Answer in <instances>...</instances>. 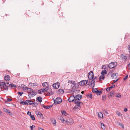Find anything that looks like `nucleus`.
Returning <instances> with one entry per match:
<instances>
[{"label": "nucleus", "instance_id": "obj_48", "mask_svg": "<svg viewBox=\"0 0 130 130\" xmlns=\"http://www.w3.org/2000/svg\"><path fill=\"white\" fill-rule=\"evenodd\" d=\"M114 92H111L110 94H109V96H112L114 95Z\"/></svg>", "mask_w": 130, "mask_h": 130}, {"label": "nucleus", "instance_id": "obj_42", "mask_svg": "<svg viewBox=\"0 0 130 130\" xmlns=\"http://www.w3.org/2000/svg\"><path fill=\"white\" fill-rule=\"evenodd\" d=\"M116 113L119 116H121L122 115L119 112L117 111L116 112Z\"/></svg>", "mask_w": 130, "mask_h": 130}, {"label": "nucleus", "instance_id": "obj_51", "mask_svg": "<svg viewBox=\"0 0 130 130\" xmlns=\"http://www.w3.org/2000/svg\"><path fill=\"white\" fill-rule=\"evenodd\" d=\"M27 114L28 115H29L30 116L31 115V112L29 111H28Z\"/></svg>", "mask_w": 130, "mask_h": 130}, {"label": "nucleus", "instance_id": "obj_40", "mask_svg": "<svg viewBox=\"0 0 130 130\" xmlns=\"http://www.w3.org/2000/svg\"><path fill=\"white\" fill-rule=\"evenodd\" d=\"M30 117L31 118V119L32 120H35V117H34V116L31 115L30 116Z\"/></svg>", "mask_w": 130, "mask_h": 130}, {"label": "nucleus", "instance_id": "obj_27", "mask_svg": "<svg viewBox=\"0 0 130 130\" xmlns=\"http://www.w3.org/2000/svg\"><path fill=\"white\" fill-rule=\"evenodd\" d=\"M68 83L71 84V85H74V84L76 83L75 81L72 80L69 81Z\"/></svg>", "mask_w": 130, "mask_h": 130}, {"label": "nucleus", "instance_id": "obj_14", "mask_svg": "<svg viewBox=\"0 0 130 130\" xmlns=\"http://www.w3.org/2000/svg\"><path fill=\"white\" fill-rule=\"evenodd\" d=\"M24 89L25 90H27V92L28 93H30V92L32 91V89L30 88H27L26 87H25Z\"/></svg>", "mask_w": 130, "mask_h": 130}, {"label": "nucleus", "instance_id": "obj_50", "mask_svg": "<svg viewBox=\"0 0 130 130\" xmlns=\"http://www.w3.org/2000/svg\"><path fill=\"white\" fill-rule=\"evenodd\" d=\"M118 80V79H117L116 80H114L113 81V82L112 84H114L116 83V82H117Z\"/></svg>", "mask_w": 130, "mask_h": 130}, {"label": "nucleus", "instance_id": "obj_63", "mask_svg": "<svg viewBox=\"0 0 130 130\" xmlns=\"http://www.w3.org/2000/svg\"><path fill=\"white\" fill-rule=\"evenodd\" d=\"M61 118H62V119H63V118L62 117H61Z\"/></svg>", "mask_w": 130, "mask_h": 130}, {"label": "nucleus", "instance_id": "obj_7", "mask_svg": "<svg viewBox=\"0 0 130 130\" xmlns=\"http://www.w3.org/2000/svg\"><path fill=\"white\" fill-rule=\"evenodd\" d=\"M88 80H83L79 83V85L81 86H83L86 84L88 82Z\"/></svg>", "mask_w": 130, "mask_h": 130}, {"label": "nucleus", "instance_id": "obj_24", "mask_svg": "<svg viewBox=\"0 0 130 130\" xmlns=\"http://www.w3.org/2000/svg\"><path fill=\"white\" fill-rule=\"evenodd\" d=\"M51 121L53 123L54 125V126H56V120L55 119H51Z\"/></svg>", "mask_w": 130, "mask_h": 130}, {"label": "nucleus", "instance_id": "obj_17", "mask_svg": "<svg viewBox=\"0 0 130 130\" xmlns=\"http://www.w3.org/2000/svg\"><path fill=\"white\" fill-rule=\"evenodd\" d=\"M42 85L44 87L47 88L49 86V85L47 82H44L42 83Z\"/></svg>", "mask_w": 130, "mask_h": 130}, {"label": "nucleus", "instance_id": "obj_29", "mask_svg": "<svg viewBox=\"0 0 130 130\" xmlns=\"http://www.w3.org/2000/svg\"><path fill=\"white\" fill-rule=\"evenodd\" d=\"M108 67V65H103L102 67V68L104 69H106V68H107Z\"/></svg>", "mask_w": 130, "mask_h": 130}, {"label": "nucleus", "instance_id": "obj_36", "mask_svg": "<svg viewBox=\"0 0 130 130\" xmlns=\"http://www.w3.org/2000/svg\"><path fill=\"white\" fill-rule=\"evenodd\" d=\"M107 73V72L106 70H104L102 71L101 72V74L102 75H104V74H106Z\"/></svg>", "mask_w": 130, "mask_h": 130}, {"label": "nucleus", "instance_id": "obj_37", "mask_svg": "<svg viewBox=\"0 0 130 130\" xmlns=\"http://www.w3.org/2000/svg\"><path fill=\"white\" fill-rule=\"evenodd\" d=\"M103 113L104 114L107 115L108 114L107 111L106 110H103Z\"/></svg>", "mask_w": 130, "mask_h": 130}, {"label": "nucleus", "instance_id": "obj_26", "mask_svg": "<svg viewBox=\"0 0 130 130\" xmlns=\"http://www.w3.org/2000/svg\"><path fill=\"white\" fill-rule=\"evenodd\" d=\"M10 78V76L8 75H7L4 77V79L6 80H9Z\"/></svg>", "mask_w": 130, "mask_h": 130}, {"label": "nucleus", "instance_id": "obj_56", "mask_svg": "<svg viewBox=\"0 0 130 130\" xmlns=\"http://www.w3.org/2000/svg\"><path fill=\"white\" fill-rule=\"evenodd\" d=\"M35 106H37L38 105V104L37 103H34V104Z\"/></svg>", "mask_w": 130, "mask_h": 130}, {"label": "nucleus", "instance_id": "obj_39", "mask_svg": "<svg viewBox=\"0 0 130 130\" xmlns=\"http://www.w3.org/2000/svg\"><path fill=\"white\" fill-rule=\"evenodd\" d=\"M61 113L63 115L66 116L67 114L66 111H61Z\"/></svg>", "mask_w": 130, "mask_h": 130}, {"label": "nucleus", "instance_id": "obj_31", "mask_svg": "<svg viewBox=\"0 0 130 130\" xmlns=\"http://www.w3.org/2000/svg\"><path fill=\"white\" fill-rule=\"evenodd\" d=\"M38 116V117L41 119H43V115L41 112Z\"/></svg>", "mask_w": 130, "mask_h": 130}, {"label": "nucleus", "instance_id": "obj_33", "mask_svg": "<svg viewBox=\"0 0 130 130\" xmlns=\"http://www.w3.org/2000/svg\"><path fill=\"white\" fill-rule=\"evenodd\" d=\"M105 78V76L104 75H100L99 77V79H100L101 80V79H103Z\"/></svg>", "mask_w": 130, "mask_h": 130}, {"label": "nucleus", "instance_id": "obj_59", "mask_svg": "<svg viewBox=\"0 0 130 130\" xmlns=\"http://www.w3.org/2000/svg\"><path fill=\"white\" fill-rule=\"evenodd\" d=\"M38 130H44L43 129H42L41 128H40Z\"/></svg>", "mask_w": 130, "mask_h": 130}, {"label": "nucleus", "instance_id": "obj_52", "mask_svg": "<svg viewBox=\"0 0 130 130\" xmlns=\"http://www.w3.org/2000/svg\"><path fill=\"white\" fill-rule=\"evenodd\" d=\"M33 127H35V126L34 125H32V126H30V128H31V130H32L33 129Z\"/></svg>", "mask_w": 130, "mask_h": 130}, {"label": "nucleus", "instance_id": "obj_5", "mask_svg": "<svg viewBox=\"0 0 130 130\" xmlns=\"http://www.w3.org/2000/svg\"><path fill=\"white\" fill-rule=\"evenodd\" d=\"M62 102L61 98L59 97H57L54 101V103L55 104H57L61 103Z\"/></svg>", "mask_w": 130, "mask_h": 130}, {"label": "nucleus", "instance_id": "obj_41", "mask_svg": "<svg viewBox=\"0 0 130 130\" xmlns=\"http://www.w3.org/2000/svg\"><path fill=\"white\" fill-rule=\"evenodd\" d=\"M42 89L39 90L38 91V93L39 94H41L42 93H43V92H42Z\"/></svg>", "mask_w": 130, "mask_h": 130}, {"label": "nucleus", "instance_id": "obj_57", "mask_svg": "<svg viewBox=\"0 0 130 130\" xmlns=\"http://www.w3.org/2000/svg\"><path fill=\"white\" fill-rule=\"evenodd\" d=\"M5 82V83L6 84H9V83L8 82Z\"/></svg>", "mask_w": 130, "mask_h": 130}, {"label": "nucleus", "instance_id": "obj_10", "mask_svg": "<svg viewBox=\"0 0 130 130\" xmlns=\"http://www.w3.org/2000/svg\"><path fill=\"white\" fill-rule=\"evenodd\" d=\"M82 96L80 94H78L76 95L74 97L75 98V101H79V100L81 99Z\"/></svg>", "mask_w": 130, "mask_h": 130}, {"label": "nucleus", "instance_id": "obj_8", "mask_svg": "<svg viewBox=\"0 0 130 130\" xmlns=\"http://www.w3.org/2000/svg\"><path fill=\"white\" fill-rule=\"evenodd\" d=\"M92 91L93 92L96 93L98 95H100L102 93L101 91H99L97 89H92Z\"/></svg>", "mask_w": 130, "mask_h": 130}, {"label": "nucleus", "instance_id": "obj_25", "mask_svg": "<svg viewBox=\"0 0 130 130\" xmlns=\"http://www.w3.org/2000/svg\"><path fill=\"white\" fill-rule=\"evenodd\" d=\"M30 93L32 95V96H34L36 94V92L34 91L32 89V91H31Z\"/></svg>", "mask_w": 130, "mask_h": 130}, {"label": "nucleus", "instance_id": "obj_45", "mask_svg": "<svg viewBox=\"0 0 130 130\" xmlns=\"http://www.w3.org/2000/svg\"><path fill=\"white\" fill-rule=\"evenodd\" d=\"M42 92H43L44 91L45 92H46L47 91V89L46 88H43L42 89Z\"/></svg>", "mask_w": 130, "mask_h": 130}, {"label": "nucleus", "instance_id": "obj_55", "mask_svg": "<svg viewBox=\"0 0 130 130\" xmlns=\"http://www.w3.org/2000/svg\"><path fill=\"white\" fill-rule=\"evenodd\" d=\"M127 109L126 108H125L124 109V110L125 112H126L127 111Z\"/></svg>", "mask_w": 130, "mask_h": 130}, {"label": "nucleus", "instance_id": "obj_20", "mask_svg": "<svg viewBox=\"0 0 130 130\" xmlns=\"http://www.w3.org/2000/svg\"><path fill=\"white\" fill-rule=\"evenodd\" d=\"M118 75L117 73H113L111 75L112 77L113 78H115L116 77V75Z\"/></svg>", "mask_w": 130, "mask_h": 130}, {"label": "nucleus", "instance_id": "obj_3", "mask_svg": "<svg viewBox=\"0 0 130 130\" xmlns=\"http://www.w3.org/2000/svg\"><path fill=\"white\" fill-rule=\"evenodd\" d=\"M117 65V63L116 62H111L109 63L108 65V67L110 69L113 68L116 66Z\"/></svg>", "mask_w": 130, "mask_h": 130}, {"label": "nucleus", "instance_id": "obj_23", "mask_svg": "<svg viewBox=\"0 0 130 130\" xmlns=\"http://www.w3.org/2000/svg\"><path fill=\"white\" fill-rule=\"evenodd\" d=\"M37 100L40 102H41L42 100V98L41 96H39L37 98Z\"/></svg>", "mask_w": 130, "mask_h": 130}, {"label": "nucleus", "instance_id": "obj_34", "mask_svg": "<svg viewBox=\"0 0 130 130\" xmlns=\"http://www.w3.org/2000/svg\"><path fill=\"white\" fill-rule=\"evenodd\" d=\"M12 100L11 99H10L9 98H7L6 100L5 101L6 103L9 102L11 101Z\"/></svg>", "mask_w": 130, "mask_h": 130}, {"label": "nucleus", "instance_id": "obj_22", "mask_svg": "<svg viewBox=\"0 0 130 130\" xmlns=\"http://www.w3.org/2000/svg\"><path fill=\"white\" fill-rule=\"evenodd\" d=\"M37 84L36 83H29V85L30 86H37Z\"/></svg>", "mask_w": 130, "mask_h": 130}, {"label": "nucleus", "instance_id": "obj_46", "mask_svg": "<svg viewBox=\"0 0 130 130\" xmlns=\"http://www.w3.org/2000/svg\"><path fill=\"white\" fill-rule=\"evenodd\" d=\"M121 95L119 93L117 94L116 95V96L117 97L120 98L121 97Z\"/></svg>", "mask_w": 130, "mask_h": 130}, {"label": "nucleus", "instance_id": "obj_60", "mask_svg": "<svg viewBox=\"0 0 130 130\" xmlns=\"http://www.w3.org/2000/svg\"><path fill=\"white\" fill-rule=\"evenodd\" d=\"M81 93H82V94H83L84 92L83 91H82Z\"/></svg>", "mask_w": 130, "mask_h": 130}, {"label": "nucleus", "instance_id": "obj_19", "mask_svg": "<svg viewBox=\"0 0 130 130\" xmlns=\"http://www.w3.org/2000/svg\"><path fill=\"white\" fill-rule=\"evenodd\" d=\"M115 86V85H113L112 86H111L107 88L106 89V90L107 92H109L110 89H111L113 88H114Z\"/></svg>", "mask_w": 130, "mask_h": 130}, {"label": "nucleus", "instance_id": "obj_13", "mask_svg": "<svg viewBox=\"0 0 130 130\" xmlns=\"http://www.w3.org/2000/svg\"><path fill=\"white\" fill-rule=\"evenodd\" d=\"M121 59L125 61L127 60V56L123 55H122L121 56Z\"/></svg>", "mask_w": 130, "mask_h": 130}, {"label": "nucleus", "instance_id": "obj_64", "mask_svg": "<svg viewBox=\"0 0 130 130\" xmlns=\"http://www.w3.org/2000/svg\"><path fill=\"white\" fill-rule=\"evenodd\" d=\"M103 100H104V99H103Z\"/></svg>", "mask_w": 130, "mask_h": 130}, {"label": "nucleus", "instance_id": "obj_47", "mask_svg": "<svg viewBox=\"0 0 130 130\" xmlns=\"http://www.w3.org/2000/svg\"><path fill=\"white\" fill-rule=\"evenodd\" d=\"M18 94H19L20 95V96H21L22 95V94H23V92H18Z\"/></svg>", "mask_w": 130, "mask_h": 130}, {"label": "nucleus", "instance_id": "obj_15", "mask_svg": "<svg viewBox=\"0 0 130 130\" xmlns=\"http://www.w3.org/2000/svg\"><path fill=\"white\" fill-rule=\"evenodd\" d=\"M67 123L70 124H72L74 122L73 120L72 119H70L67 121Z\"/></svg>", "mask_w": 130, "mask_h": 130}, {"label": "nucleus", "instance_id": "obj_28", "mask_svg": "<svg viewBox=\"0 0 130 130\" xmlns=\"http://www.w3.org/2000/svg\"><path fill=\"white\" fill-rule=\"evenodd\" d=\"M20 103V104H22L23 105H25L27 106L28 105V103H27V102H26V101H22V102H21Z\"/></svg>", "mask_w": 130, "mask_h": 130}, {"label": "nucleus", "instance_id": "obj_58", "mask_svg": "<svg viewBox=\"0 0 130 130\" xmlns=\"http://www.w3.org/2000/svg\"><path fill=\"white\" fill-rule=\"evenodd\" d=\"M128 67L129 69H130V63L128 64Z\"/></svg>", "mask_w": 130, "mask_h": 130}, {"label": "nucleus", "instance_id": "obj_16", "mask_svg": "<svg viewBox=\"0 0 130 130\" xmlns=\"http://www.w3.org/2000/svg\"><path fill=\"white\" fill-rule=\"evenodd\" d=\"M26 102L27 103H28L30 105H31L34 104V102L32 101L31 100H27L26 101Z\"/></svg>", "mask_w": 130, "mask_h": 130}, {"label": "nucleus", "instance_id": "obj_9", "mask_svg": "<svg viewBox=\"0 0 130 130\" xmlns=\"http://www.w3.org/2000/svg\"><path fill=\"white\" fill-rule=\"evenodd\" d=\"M60 86V84L59 82H57L54 83L53 85V87L55 89H57Z\"/></svg>", "mask_w": 130, "mask_h": 130}, {"label": "nucleus", "instance_id": "obj_38", "mask_svg": "<svg viewBox=\"0 0 130 130\" xmlns=\"http://www.w3.org/2000/svg\"><path fill=\"white\" fill-rule=\"evenodd\" d=\"M58 91L61 94H63L64 93V90H63L62 89H59L58 90Z\"/></svg>", "mask_w": 130, "mask_h": 130}, {"label": "nucleus", "instance_id": "obj_18", "mask_svg": "<svg viewBox=\"0 0 130 130\" xmlns=\"http://www.w3.org/2000/svg\"><path fill=\"white\" fill-rule=\"evenodd\" d=\"M9 87H11V88L13 89L14 88H16L17 86L13 84H10L9 85Z\"/></svg>", "mask_w": 130, "mask_h": 130}, {"label": "nucleus", "instance_id": "obj_2", "mask_svg": "<svg viewBox=\"0 0 130 130\" xmlns=\"http://www.w3.org/2000/svg\"><path fill=\"white\" fill-rule=\"evenodd\" d=\"M75 104L74 108H73V110L74 109H79L80 107V104H83V103L80 102L79 101H75Z\"/></svg>", "mask_w": 130, "mask_h": 130}, {"label": "nucleus", "instance_id": "obj_54", "mask_svg": "<svg viewBox=\"0 0 130 130\" xmlns=\"http://www.w3.org/2000/svg\"><path fill=\"white\" fill-rule=\"evenodd\" d=\"M54 93L53 92H52V91H51L50 93V95H52Z\"/></svg>", "mask_w": 130, "mask_h": 130}, {"label": "nucleus", "instance_id": "obj_44", "mask_svg": "<svg viewBox=\"0 0 130 130\" xmlns=\"http://www.w3.org/2000/svg\"><path fill=\"white\" fill-rule=\"evenodd\" d=\"M4 111L8 113H10V111L8 109H5Z\"/></svg>", "mask_w": 130, "mask_h": 130}, {"label": "nucleus", "instance_id": "obj_4", "mask_svg": "<svg viewBox=\"0 0 130 130\" xmlns=\"http://www.w3.org/2000/svg\"><path fill=\"white\" fill-rule=\"evenodd\" d=\"M93 76L92 71H91L88 74V78L89 80H91L93 78Z\"/></svg>", "mask_w": 130, "mask_h": 130}, {"label": "nucleus", "instance_id": "obj_6", "mask_svg": "<svg viewBox=\"0 0 130 130\" xmlns=\"http://www.w3.org/2000/svg\"><path fill=\"white\" fill-rule=\"evenodd\" d=\"M89 85L91 87H93L94 86L95 84V81L94 79L92 80H89Z\"/></svg>", "mask_w": 130, "mask_h": 130}, {"label": "nucleus", "instance_id": "obj_35", "mask_svg": "<svg viewBox=\"0 0 130 130\" xmlns=\"http://www.w3.org/2000/svg\"><path fill=\"white\" fill-rule=\"evenodd\" d=\"M42 106L44 108L46 109H48L51 107H50V106H45L44 105H42Z\"/></svg>", "mask_w": 130, "mask_h": 130}, {"label": "nucleus", "instance_id": "obj_30", "mask_svg": "<svg viewBox=\"0 0 130 130\" xmlns=\"http://www.w3.org/2000/svg\"><path fill=\"white\" fill-rule=\"evenodd\" d=\"M98 116L99 117L101 118L103 117L102 113L101 112H99L98 114Z\"/></svg>", "mask_w": 130, "mask_h": 130}, {"label": "nucleus", "instance_id": "obj_1", "mask_svg": "<svg viewBox=\"0 0 130 130\" xmlns=\"http://www.w3.org/2000/svg\"><path fill=\"white\" fill-rule=\"evenodd\" d=\"M0 87L1 89L3 90H7L8 89V87L6 85L4 82H2L0 83Z\"/></svg>", "mask_w": 130, "mask_h": 130}, {"label": "nucleus", "instance_id": "obj_43", "mask_svg": "<svg viewBox=\"0 0 130 130\" xmlns=\"http://www.w3.org/2000/svg\"><path fill=\"white\" fill-rule=\"evenodd\" d=\"M87 96L88 98L91 99L92 98V95L91 94H88Z\"/></svg>", "mask_w": 130, "mask_h": 130}, {"label": "nucleus", "instance_id": "obj_49", "mask_svg": "<svg viewBox=\"0 0 130 130\" xmlns=\"http://www.w3.org/2000/svg\"><path fill=\"white\" fill-rule=\"evenodd\" d=\"M40 113V112L39 111H36L35 112L36 114L38 116Z\"/></svg>", "mask_w": 130, "mask_h": 130}, {"label": "nucleus", "instance_id": "obj_61", "mask_svg": "<svg viewBox=\"0 0 130 130\" xmlns=\"http://www.w3.org/2000/svg\"><path fill=\"white\" fill-rule=\"evenodd\" d=\"M96 77H95L94 78H93V79H94H94H96Z\"/></svg>", "mask_w": 130, "mask_h": 130}, {"label": "nucleus", "instance_id": "obj_12", "mask_svg": "<svg viewBox=\"0 0 130 130\" xmlns=\"http://www.w3.org/2000/svg\"><path fill=\"white\" fill-rule=\"evenodd\" d=\"M73 89H75L77 88L78 86V84L75 83L74 85H71Z\"/></svg>", "mask_w": 130, "mask_h": 130}, {"label": "nucleus", "instance_id": "obj_21", "mask_svg": "<svg viewBox=\"0 0 130 130\" xmlns=\"http://www.w3.org/2000/svg\"><path fill=\"white\" fill-rule=\"evenodd\" d=\"M116 123L118 124L119 126H121L123 129H124V126L123 123H120L118 122H116Z\"/></svg>", "mask_w": 130, "mask_h": 130}, {"label": "nucleus", "instance_id": "obj_32", "mask_svg": "<svg viewBox=\"0 0 130 130\" xmlns=\"http://www.w3.org/2000/svg\"><path fill=\"white\" fill-rule=\"evenodd\" d=\"M101 128L102 129H105V125L102 123H101Z\"/></svg>", "mask_w": 130, "mask_h": 130}, {"label": "nucleus", "instance_id": "obj_62", "mask_svg": "<svg viewBox=\"0 0 130 130\" xmlns=\"http://www.w3.org/2000/svg\"><path fill=\"white\" fill-rule=\"evenodd\" d=\"M129 77L130 78V75H129Z\"/></svg>", "mask_w": 130, "mask_h": 130}, {"label": "nucleus", "instance_id": "obj_11", "mask_svg": "<svg viewBox=\"0 0 130 130\" xmlns=\"http://www.w3.org/2000/svg\"><path fill=\"white\" fill-rule=\"evenodd\" d=\"M75 100V98L74 95L71 96L68 99V100L69 102H73Z\"/></svg>", "mask_w": 130, "mask_h": 130}, {"label": "nucleus", "instance_id": "obj_53", "mask_svg": "<svg viewBox=\"0 0 130 130\" xmlns=\"http://www.w3.org/2000/svg\"><path fill=\"white\" fill-rule=\"evenodd\" d=\"M128 77V75H127L124 78V80H126L127 78Z\"/></svg>", "mask_w": 130, "mask_h": 130}]
</instances>
